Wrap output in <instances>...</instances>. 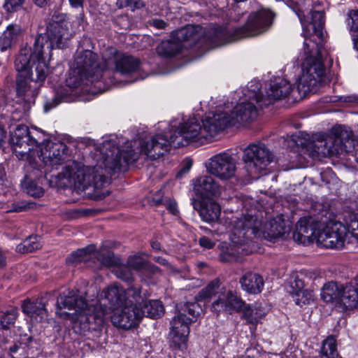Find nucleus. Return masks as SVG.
<instances>
[{"mask_svg": "<svg viewBox=\"0 0 358 358\" xmlns=\"http://www.w3.org/2000/svg\"><path fill=\"white\" fill-rule=\"evenodd\" d=\"M130 76L128 83L143 80L148 76L144 72L139 59L120 52L116 48L108 47L101 53V62L98 61L96 53L89 50H84L76 53L70 73L66 80L69 90L56 92L52 101L45 103V110L48 111L57 106L61 102L71 100L69 94L89 83L101 81L106 85L115 83V73Z\"/></svg>", "mask_w": 358, "mask_h": 358, "instance_id": "nucleus-1", "label": "nucleus"}, {"mask_svg": "<svg viewBox=\"0 0 358 358\" xmlns=\"http://www.w3.org/2000/svg\"><path fill=\"white\" fill-rule=\"evenodd\" d=\"M69 23L59 15L48 26L44 34L35 39L33 50L24 47L20 50L15 61V66L18 72L17 77V96L18 101L23 104L24 113H27L34 104L35 98L45 78L50 73L44 54L48 51L49 55L54 48H64L71 33L68 29Z\"/></svg>", "mask_w": 358, "mask_h": 358, "instance_id": "nucleus-2", "label": "nucleus"}, {"mask_svg": "<svg viewBox=\"0 0 358 358\" xmlns=\"http://www.w3.org/2000/svg\"><path fill=\"white\" fill-rule=\"evenodd\" d=\"M227 219L230 220V243L227 250L220 255V259L223 262H231L241 255L252 253L255 249L252 236L272 241L278 238H285L292 229L290 222L285 220L282 215H277L264 224L257 216L248 212L242 213L240 217L231 216Z\"/></svg>", "mask_w": 358, "mask_h": 358, "instance_id": "nucleus-3", "label": "nucleus"}, {"mask_svg": "<svg viewBox=\"0 0 358 358\" xmlns=\"http://www.w3.org/2000/svg\"><path fill=\"white\" fill-rule=\"evenodd\" d=\"M302 25V34L305 38L303 50L305 58L302 63V75L298 80L297 90L299 93L315 92L324 81L323 76L325 69L320 54L319 45L313 43L310 48L308 43V37L315 36L320 41L323 40V27L325 22L324 13L323 11H314L311 14V22L306 24L305 13L302 10L295 11ZM303 59V58H301Z\"/></svg>", "mask_w": 358, "mask_h": 358, "instance_id": "nucleus-4", "label": "nucleus"}, {"mask_svg": "<svg viewBox=\"0 0 358 358\" xmlns=\"http://www.w3.org/2000/svg\"><path fill=\"white\" fill-rule=\"evenodd\" d=\"M91 306H89L86 301L81 296H78L73 290L66 289L57 298V309L67 308L74 310L73 313H66L58 311L57 314L64 319H70L73 322V328L80 334L94 330L96 327L92 324L94 321L97 326L103 323L106 309L104 308L101 313H91Z\"/></svg>", "mask_w": 358, "mask_h": 358, "instance_id": "nucleus-5", "label": "nucleus"}, {"mask_svg": "<svg viewBox=\"0 0 358 358\" xmlns=\"http://www.w3.org/2000/svg\"><path fill=\"white\" fill-rule=\"evenodd\" d=\"M11 141L16 157L32 165L36 163L39 150L45 142V133L36 128L30 129L24 124H20L15 129Z\"/></svg>", "mask_w": 358, "mask_h": 358, "instance_id": "nucleus-6", "label": "nucleus"}, {"mask_svg": "<svg viewBox=\"0 0 358 358\" xmlns=\"http://www.w3.org/2000/svg\"><path fill=\"white\" fill-rule=\"evenodd\" d=\"M99 301V305H92L94 306L92 313H101L106 308L104 321L107 317L109 309L113 311L125 304H131L132 303L139 304L143 302L144 298L142 296L141 290L138 287H131L126 290L120 285L113 283L103 289Z\"/></svg>", "mask_w": 358, "mask_h": 358, "instance_id": "nucleus-7", "label": "nucleus"}, {"mask_svg": "<svg viewBox=\"0 0 358 358\" xmlns=\"http://www.w3.org/2000/svg\"><path fill=\"white\" fill-rule=\"evenodd\" d=\"M201 29L200 26L189 24L173 31L171 39L162 41L157 47V53L163 57H171L182 48L194 46L201 39Z\"/></svg>", "mask_w": 358, "mask_h": 358, "instance_id": "nucleus-8", "label": "nucleus"}, {"mask_svg": "<svg viewBox=\"0 0 358 358\" xmlns=\"http://www.w3.org/2000/svg\"><path fill=\"white\" fill-rule=\"evenodd\" d=\"M275 14L268 8H259L252 11L243 26L234 29L229 42L253 37L267 31L272 25Z\"/></svg>", "mask_w": 358, "mask_h": 358, "instance_id": "nucleus-9", "label": "nucleus"}, {"mask_svg": "<svg viewBox=\"0 0 358 358\" xmlns=\"http://www.w3.org/2000/svg\"><path fill=\"white\" fill-rule=\"evenodd\" d=\"M273 152L262 143H250L243 151L242 159L248 173L258 177L273 162Z\"/></svg>", "mask_w": 358, "mask_h": 358, "instance_id": "nucleus-10", "label": "nucleus"}, {"mask_svg": "<svg viewBox=\"0 0 358 358\" xmlns=\"http://www.w3.org/2000/svg\"><path fill=\"white\" fill-rule=\"evenodd\" d=\"M92 258H96L101 264L108 267L117 264L113 252L103 246L96 250L94 245H90L72 252L66 258V263L69 265H74L82 262H87Z\"/></svg>", "mask_w": 358, "mask_h": 358, "instance_id": "nucleus-11", "label": "nucleus"}, {"mask_svg": "<svg viewBox=\"0 0 358 358\" xmlns=\"http://www.w3.org/2000/svg\"><path fill=\"white\" fill-rule=\"evenodd\" d=\"M346 229L341 222L329 220L324 224L323 222L317 243L322 247L332 249H342L344 246Z\"/></svg>", "mask_w": 358, "mask_h": 358, "instance_id": "nucleus-12", "label": "nucleus"}, {"mask_svg": "<svg viewBox=\"0 0 358 358\" xmlns=\"http://www.w3.org/2000/svg\"><path fill=\"white\" fill-rule=\"evenodd\" d=\"M207 171L222 180H227L235 176L236 161L228 152H222L209 159Z\"/></svg>", "mask_w": 358, "mask_h": 358, "instance_id": "nucleus-13", "label": "nucleus"}, {"mask_svg": "<svg viewBox=\"0 0 358 358\" xmlns=\"http://www.w3.org/2000/svg\"><path fill=\"white\" fill-rule=\"evenodd\" d=\"M141 303L125 304L113 310L110 316L113 324L123 329H130L139 324L143 317V313L139 310Z\"/></svg>", "mask_w": 358, "mask_h": 358, "instance_id": "nucleus-14", "label": "nucleus"}, {"mask_svg": "<svg viewBox=\"0 0 358 358\" xmlns=\"http://www.w3.org/2000/svg\"><path fill=\"white\" fill-rule=\"evenodd\" d=\"M68 155V148L64 143L52 142L45 139L37 158L42 161L45 166L57 169L58 165L66 160Z\"/></svg>", "mask_w": 358, "mask_h": 358, "instance_id": "nucleus-15", "label": "nucleus"}, {"mask_svg": "<svg viewBox=\"0 0 358 358\" xmlns=\"http://www.w3.org/2000/svg\"><path fill=\"white\" fill-rule=\"evenodd\" d=\"M322 223L312 217H301L296 224L293 234L294 241L303 245L317 241Z\"/></svg>", "mask_w": 358, "mask_h": 358, "instance_id": "nucleus-16", "label": "nucleus"}, {"mask_svg": "<svg viewBox=\"0 0 358 358\" xmlns=\"http://www.w3.org/2000/svg\"><path fill=\"white\" fill-rule=\"evenodd\" d=\"M192 319H187L184 313H178L171 322V336L175 345H184L187 343L189 334V324Z\"/></svg>", "mask_w": 358, "mask_h": 358, "instance_id": "nucleus-17", "label": "nucleus"}, {"mask_svg": "<svg viewBox=\"0 0 358 358\" xmlns=\"http://www.w3.org/2000/svg\"><path fill=\"white\" fill-rule=\"evenodd\" d=\"M244 304V301L236 293L227 291L221 292L217 299L213 303L212 308L217 313L224 311L231 313L239 311Z\"/></svg>", "mask_w": 358, "mask_h": 358, "instance_id": "nucleus-18", "label": "nucleus"}, {"mask_svg": "<svg viewBox=\"0 0 358 358\" xmlns=\"http://www.w3.org/2000/svg\"><path fill=\"white\" fill-rule=\"evenodd\" d=\"M193 191L202 199L215 198L220 194L219 185L210 176H201L192 180Z\"/></svg>", "mask_w": 358, "mask_h": 358, "instance_id": "nucleus-19", "label": "nucleus"}, {"mask_svg": "<svg viewBox=\"0 0 358 358\" xmlns=\"http://www.w3.org/2000/svg\"><path fill=\"white\" fill-rule=\"evenodd\" d=\"M287 292L292 296L295 303L300 307L313 304L315 300L314 292L310 289H304V282L299 278L289 282Z\"/></svg>", "mask_w": 358, "mask_h": 358, "instance_id": "nucleus-20", "label": "nucleus"}, {"mask_svg": "<svg viewBox=\"0 0 358 358\" xmlns=\"http://www.w3.org/2000/svg\"><path fill=\"white\" fill-rule=\"evenodd\" d=\"M45 299L38 298L35 300L27 299L22 304V312L28 315L32 320L41 322L48 316L45 308Z\"/></svg>", "mask_w": 358, "mask_h": 358, "instance_id": "nucleus-21", "label": "nucleus"}, {"mask_svg": "<svg viewBox=\"0 0 358 358\" xmlns=\"http://www.w3.org/2000/svg\"><path fill=\"white\" fill-rule=\"evenodd\" d=\"M241 289L250 294H259L264 289V281L262 275L248 271L239 280Z\"/></svg>", "mask_w": 358, "mask_h": 358, "instance_id": "nucleus-22", "label": "nucleus"}, {"mask_svg": "<svg viewBox=\"0 0 358 358\" xmlns=\"http://www.w3.org/2000/svg\"><path fill=\"white\" fill-rule=\"evenodd\" d=\"M199 206V213L202 220L210 223L219 220L221 214V207L213 200V198L202 199Z\"/></svg>", "mask_w": 358, "mask_h": 358, "instance_id": "nucleus-23", "label": "nucleus"}, {"mask_svg": "<svg viewBox=\"0 0 358 358\" xmlns=\"http://www.w3.org/2000/svg\"><path fill=\"white\" fill-rule=\"evenodd\" d=\"M337 306L343 310H350L358 308V289L352 285H345Z\"/></svg>", "mask_w": 358, "mask_h": 358, "instance_id": "nucleus-24", "label": "nucleus"}, {"mask_svg": "<svg viewBox=\"0 0 358 358\" xmlns=\"http://www.w3.org/2000/svg\"><path fill=\"white\" fill-rule=\"evenodd\" d=\"M267 313L266 308L261 303L248 304L244 306L243 317L253 326H257Z\"/></svg>", "mask_w": 358, "mask_h": 358, "instance_id": "nucleus-25", "label": "nucleus"}, {"mask_svg": "<svg viewBox=\"0 0 358 358\" xmlns=\"http://www.w3.org/2000/svg\"><path fill=\"white\" fill-rule=\"evenodd\" d=\"M343 285L336 282L331 281L324 284L322 291L321 297L327 303H334L337 306Z\"/></svg>", "mask_w": 358, "mask_h": 358, "instance_id": "nucleus-26", "label": "nucleus"}, {"mask_svg": "<svg viewBox=\"0 0 358 358\" xmlns=\"http://www.w3.org/2000/svg\"><path fill=\"white\" fill-rule=\"evenodd\" d=\"M144 298L143 302L141 303V306L139 307V310L143 313V317L146 316L150 318L160 317L164 313V306L159 300L146 301V296L142 295Z\"/></svg>", "mask_w": 358, "mask_h": 358, "instance_id": "nucleus-27", "label": "nucleus"}, {"mask_svg": "<svg viewBox=\"0 0 358 358\" xmlns=\"http://www.w3.org/2000/svg\"><path fill=\"white\" fill-rule=\"evenodd\" d=\"M21 31L20 26L10 24L0 36V50L3 52L16 43L17 37Z\"/></svg>", "mask_w": 358, "mask_h": 358, "instance_id": "nucleus-28", "label": "nucleus"}, {"mask_svg": "<svg viewBox=\"0 0 358 358\" xmlns=\"http://www.w3.org/2000/svg\"><path fill=\"white\" fill-rule=\"evenodd\" d=\"M145 253H141L130 256L127 260V265L129 268L136 271L140 273L144 268L145 271H156V266L148 262L143 258Z\"/></svg>", "mask_w": 358, "mask_h": 358, "instance_id": "nucleus-29", "label": "nucleus"}, {"mask_svg": "<svg viewBox=\"0 0 358 358\" xmlns=\"http://www.w3.org/2000/svg\"><path fill=\"white\" fill-rule=\"evenodd\" d=\"M41 244L39 238L36 236H31L26 238L22 243L17 245L16 250L19 252L28 253L32 252L41 248Z\"/></svg>", "mask_w": 358, "mask_h": 358, "instance_id": "nucleus-30", "label": "nucleus"}, {"mask_svg": "<svg viewBox=\"0 0 358 358\" xmlns=\"http://www.w3.org/2000/svg\"><path fill=\"white\" fill-rule=\"evenodd\" d=\"M17 315V310L15 308L0 312V327L3 329H10L14 324Z\"/></svg>", "mask_w": 358, "mask_h": 358, "instance_id": "nucleus-31", "label": "nucleus"}, {"mask_svg": "<svg viewBox=\"0 0 358 358\" xmlns=\"http://www.w3.org/2000/svg\"><path fill=\"white\" fill-rule=\"evenodd\" d=\"M220 289V280L218 278H215L199 292L196 299L197 300H204L210 298L212 296L219 293Z\"/></svg>", "mask_w": 358, "mask_h": 358, "instance_id": "nucleus-32", "label": "nucleus"}, {"mask_svg": "<svg viewBox=\"0 0 358 358\" xmlns=\"http://www.w3.org/2000/svg\"><path fill=\"white\" fill-rule=\"evenodd\" d=\"M59 15L64 16V20L69 23L68 29L71 33V38H69V40L67 42V43H69V41L73 37V36L77 31H79L80 30V27L82 29L84 28V25H85L84 14L83 13H79L76 16V20L73 22V24H76L77 26L76 28H71V29H70V27H72V24H71V22L69 21V20L67 18V16L65 14H62H62H58V15H54L52 16V22L49 24V25L54 22V20H55V18L56 17L59 16ZM67 45H68V44H66V45L65 47H66Z\"/></svg>", "mask_w": 358, "mask_h": 358, "instance_id": "nucleus-33", "label": "nucleus"}, {"mask_svg": "<svg viewBox=\"0 0 358 358\" xmlns=\"http://www.w3.org/2000/svg\"><path fill=\"white\" fill-rule=\"evenodd\" d=\"M346 229V234L351 233L353 236L358 239V214L350 215L349 219L343 224Z\"/></svg>", "mask_w": 358, "mask_h": 358, "instance_id": "nucleus-34", "label": "nucleus"}, {"mask_svg": "<svg viewBox=\"0 0 358 358\" xmlns=\"http://www.w3.org/2000/svg\"><path fill=\"white\" fill-rule=\"evenodd\" d=\"M184 314L187 312L189 317L187 319H192V322H194L196 317L200 315L202 309L196 302L186 303L184 306Z\"/></svg>", "mask_w": 358, "mask_h": 358, "instance_id": "nucleus-35", "label": "nucleus"}, {"mask_svg": "<svg viewBox=\"0 0 358 358\" xmlns=\"http://www.w3.org/2000/svg\"><path fill=\"white\" fill-rule=\"evenodd\" d=\"M23 187L26 192L34 197H40L43 195V189L33 181L25 180Z\"/></svg>", "mask_w": 358, "mask_h": 358, "instance_id": "nucleus-36", "label": "nucleus"}, {"mask_svg": "<svg viewBox=\"0 0 358 358\" xmlns=\"http://www.w3.org/2000/svg\"><path fill=\"white\" fill-rule=\"evenodd\" d=\"M115 275L124 281H130L132 280V273L131 268L126 265L117 266L113 268Z\"/></svg>", "mask_w": 358, "mask_h": 358, "instance_id": "nucleus-37", "label": "nucleus"}, {"mask_svg": "<svg viewBox=\"0 0 358 358\" xmlns=\"http://www.w3.org/2000/svg\"><path fill=\"white\" fill-rule=\"evenodd\" d=\"M142 280L148 284L156 283L157 278L161 275L160 270L156 266V271H147L145 269H143L139 273Z\"/></svg>", "mask_w": 358, "mask_h": 358, "instance_id": "nucleus-38", "label": "nucleus"}, {"mask_svg": "<svg viewBox=\"0 0 358 358\" xmlns=\"http://www.w3.org/2000/svg\"><path fill=\"white\" fill-rule=\"evenodd\" d=\"M318 143H310V148L313 149L311 152V156L313 157H317L320 155H325L326 153H330L333 151L327 147V143L323 141H319Z\"/></svg>", "mask_w": 358, "mask_h": 358, "instance_id": "nucleus-39", "label": "nucleus"}, {"mask_svg": "<svg viewBox=\"0 0 358 358\" xmlns=\"http://www.w3.org/2000/svg\"><path fill=\"white\" fill-rule=\"evenodd\" d=\"M116 5L118 8L129 7L133 11L145 6L142 0H117Z\"/></svg>", "mask_w": 358, "mask_h": 358, "instance_id": "nucleus-40", "label": "nucleus"}, {"mask_svg": "<svg viewBox=\"0 0 358 358\" xmlns=\"http://www.w3.org/2000/svg\"><path fill=\"white\" fill-rule=\"evenodd\" d=\"M1 346L0 348H1L3 350L6 352H8L10 355L15 354L21 348V344H13V345H8V341L5 338H1Z\"/></svg>", "mask_w": 358, "mask_h": 358, "instance_id": "nucleus-41", "label": "nucleus"}, {"mask_svg": "<svg viewBox=\"0 0 358 358\" xmlns=\"http://www.w3.org/2000/svg\"><path fill=\"white\" fill-rule=\"evenodd\" d=\"M348 17V25H350V30L358 31V10H350Z\"/></svg>", "mask_w": 358, "mask_h": 358, "instance_id": "nucleus-42", "label": "nucleus"}, {"mask_svg": "<svg viewBox=\"0 0 358 358\" xmlns=\"http://www.w3.org/2000/svg\"><path fill=\"white\" fill-rule=\"evenodd\" d=\"M23 3L24 0H6L4 8L8 12L17 11Z\"/></svg>", "mask_w": 358, "mask_h": 358, "instance_id": "nucleus-43", "label": "nucleus"}, {"mask_svg": "<svg viewBox=\"0 0 358 358\" xmlns=\"http://www.w3.org/2000/svg\"><path fill=\"white\" fill-rule=\"evenodd\" d=\"M199 242V245L201 247L207 248V249L213 248V246L215 245V243L211 239H210L209 238H208L206 236H203V237L200 238Z\"/></svg>", "mask_w": 358, "mask_h": 358, "instance_id": "nucleus-44", "label": "nucleus"}, {"mask_svg": "<svg viewBox=\"0 0 358 358\" xmlns=\"http://www.w3.org/2000/svg\"><path fill=\"white\" fill-rule=\"evenodd\" d=\"M166 208L173 215H177L178 209L176 203L174 201H169L166 204Z\"/></svg>", "mask_w": 358, "mask_h": 358, "instance_id": "nucleus-45", "label": "nucleus"}, {"mask_svg": "<svg viewBox=\"0 0 358 358\" xmlns=\"http://www.w3.org/2000/svg\"><path fill=\"white\" fill-rule=\"evenodd\" d=\"M232 342V338H229L227 335H222L220 336V338L217 340L218 344L222 346V348H224L225 346L228 345L229 343Z\"/></svg>", "mask_w": 358, "mask_h": 358, "instance_id": "nucleus-46", "label": "nucleus"}, {"mask_svg": "<svg viewBox=\"0 0 358 358\" xmlns=\"http://www.w3.org/2000/svg\"><path fill=\"white\" fill-rule=\"evenodd\" d=\"M176 346L177 348L175 349L174 352V358H187L182 356V355L183 354V349L185 348L186 343L184 345H181L180 347L179 345Z\"/></svg>", "mask_w": 358, "mask_h": 358, "instance_id": "nucleus-47", "label": "nucleus"}, {"mask_svg": "<svg viewBox=\"0 0 358 358\" xmlns=\"http://www.w3.org/2000/svg\"><path fill=\"white\" fill-rule=\"evenodd\" d=\"M204 358H224V357L219 355L217 351L212 350L208 352Z\"/></svg>", "mask_w": 358, "mask_h": 358, "instance_id": "nucleus-48", "label": "nucleus"}, {"mask_svg": "<svg viewBox=\"0 0 358 358\" xmlns=\"http://www.w3.org/2000/svg\"><path fill=\"white\" fill-rule=\"evenodd\" d=\"M162 124L167 125L170 132L172 131V130L176 127V124L175 123V121H171L170 123H167L165 122H158L159 127H162Z\"/></svg>", "mask_w": 358, "mask_h": 358, "instance_id": "nucleus-49", "label": "nucleus"}, {"mask_svg": "<svg viewBox=\"0 0 358 358\" xmlns=\"http://www.w3.org/2000/svg\"><path fill=\"white\" fill-rule=\"evenodd\" d=\"M83 1L84 0H69L70 4L74 8L82 6Z\"/></svg>", "mask_w": 358, "mask_h": 358, "instance_id": "nucleus-50", "label": "nucleus"}, {"mask_svg": "<svg viewBox=\"0 0 358 358\" xmlns=\"http://www.w3.org/2000/svg\"><path fill=\"white\" fill-rule=\"evenodd\" d=\"M153 260L162 265H168V262L162 257H154Z\"/></svg>", "mask_w": 358, "mask_h": 358, "instance_id": "nucleus-51", "label": "nucleus"}, {"mask_svg": "<svg viewBox=\"0 0 358 358\" xmlns=\"http://www.w3.org/2000/svg\"><path fill=\"white\" fill-rule=\"evenodd\" d=\"M6 257L3 252L0 250V268H2L6 266Z\"/></svg>", "mask_w": 358, "mask_h": 358, "instance_id": "nucleus-52", "label": "nucleus"}, {"mask_svg": "<svg viewBox=\"0 0 358 358\" xmlns=\"http://www.w3.org/2000/svg\"><path fill=\"white\" fill-rule=\"evenodd\" d=\"M192 166V162L191 159H187L185 166L182 168V171L186 173L188 172Z\"/></svg>", "mask_w": 358, "mask_h": 358, "instance_id": "nucleus-53", "label": "nucleus"}, {"mask_svg": "<svg viewBox=\"0 0 358 358\" xmlns=\"http://www.w3.org/2000/svg\"><path fill=\"white\" fill-rule=\"evenodd\" d=\"M354 48L358 50V33L352 35Z\"/></svg>", "mask_w": 358, "mask_h": 358, "instance_id": "nucleus-54", "label": "nucleus"}, {"mask_svg": "<svg viewBox=\"0 0 358 358\" xmlns=\"http://www.w3.org/2000/svg\"><path fill=\"white\" fill-rule=\"evenodd\" d=\"M257 358H274V357L266 352H261L259 350V355ZM275 358H276V357H275Z\"/></svg>", "mask_w": 358, "mask_h": 358, "instance_id": "nucleus-55", "label": "nucleus"}, {"mask_svg": "<svg viewBox=\"0 0 358 358\" xmlns=\"http://www.w3.org/2000/svg\"><path fill=\"white\" fill-rule=\"evenodd\" d=\"M165 24V22L162 20H157L155 22V25L158 28H164Z\"/></svg>", "mask_w": 358, "mask_h": 358, "instance_id": "nucleus-56", "label": "nucleus"}, {"mask_svg": "<svg viewBox=\"0 0 358 358\" xmlns=\"http://www.w3.org/2000/svg\"><path fill=\"white\" fill-rule=\"evenodd\" d=\"M151 245L155 250H159L160 249L159 243L152 242Z\"/></svg>", "mask_w": 358, "mask_h": 358, "instance_id": "nucleus-57", "label": "nucleus"}, {"mask_svg": "<svg viewBox=\"0 0 358 358\" xmlns=\"http://www.w3.org/2000/svg\"><path fill=\"white\" fill-rule=\"evenodd\" d=\"M24 208L23 206H17L14 207V208L13 209V211L22 212L24 210Z\"/></svg>", "mask_w": 358, "mask_h": 358, "instance_id": "nucleus-58", "label": "nucleus"}, {"mask_svg": "<svg viewBox=\"0 0 358 358\" xmlns=\"http://www.w3.org/2000/svg\"><path fill=\"white\" fill-rule=\"evenodd\" d=\"M201 229L206 233H210L211 231L206 227H201Z\"/></svg>", "mask_w": 358, "mask_h": 358, "instance_id": "nucleus-59", "label": "nucleus"}, {"mask_svg": "<svg viewBox=\"0 0 358 358\" xmlns=\"http://www.w3.org/2000/svg\"><path fill=\"white\" fill-rule=\"evenodd\" d=\"M109 183V179L108 177L106 176V185Z\"/></svg>", "mask_w": 358, "mask_h": 358, "instance_id": "nucleus-60", "label": "nucleus"}, {"mask_svg": "<svg viewBox=\"0 0 358 358\" xmlns=\"http://www.w3.org/2000/svg\"><path fill=\"white\" fill-rule=\"evenodd\" d=\"M166 124H164V128H166ZM161 127H164V124H162V127H158V128H161Z\"/></svg>", "mask_w": 358, "mask_h": 358, "instance_id": "nucleus-61", "label": "nucleus"}, {"mask_svg": "<svg viewBox=\"0 0 358 358\" xmlns=\"http://www.w3.org/2000/svg\"><path fill=\"white\" fill-rule=\"evenodd\" d=\"M161 131L165 132V131L163 129H161Z\"/></svg>", "mask_w": 358, "mask_h": 358, "instance_id": "nucleus-62", "label": "nucleus"}, {"mask_svg": "<svg viewBox=\"0 0 358 358\" xmlns=\"http://www.w3.org/2000/svg\"><path fill=\"white\" fill-rule=\"evenodd\" d=\"M13 358H17V357H13ZM19 358H21V357H19Z\"/></svg>", "mask_w": 358, "mask_h": 358, "instance_id": "nucleus-63", "label": "nucleus"}]
</instances>
